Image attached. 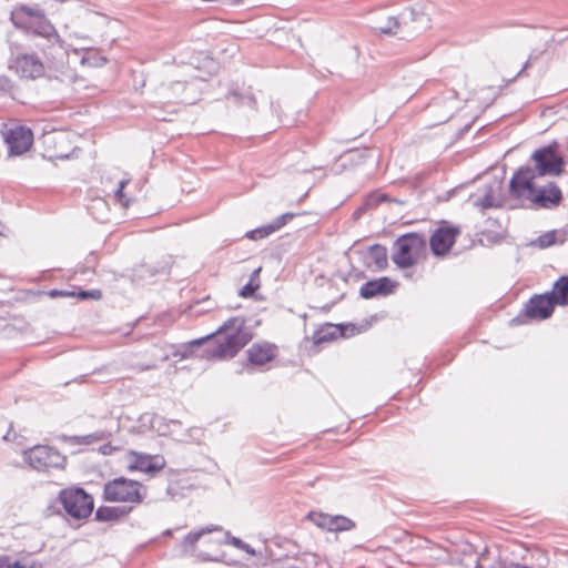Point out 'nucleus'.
<instances>
[{
    "mask_svg": "<svg viewBox=\"0 0 568 568\" xmlns=\"http://www.w3.org/2000/svg\"><path fill=\"white\" fill-rule=\"evenodd\" d=\"M426 255V240L418 233L398 237L393 246L392 260L399 268H409Z\"/></svg>",
    "mask_w": 568,
    "mask_h": 568,
    "instance_id": "20e7f679",
    "label": "nucleus"
},
{
    "mask_svg": "<svg viewBox=\"0 0 568 568\" xmlns=\"http://www.w3.org/2000/svg\"><path fill=\"white\" fill-rule=\"evenodd\" d=\"M534 160L536 162L537 173L545 176L559 175L562 171L564 161L551 146L537 150L534 153Z\"/></svg>",
    "mask_w": 568,
    "mask_h": 568,
    "instance_id": "9d476101",
    "label": "nucleus"
},
{
    "mask_svg": "<svg viewBox=\"0 0 568 568\" xmlns=\"http://www.w3.org/2000/svg\"><path fill=\"white\" fill-rule=\"evenodd\" d=\"M74 295H75V293L70 292V291L53 290L50 292V296H52V297H67V296H74Z\"/></svg>",
    "mask_w": 568,
    "mask_h": 568,
    "instance_id": "2f4dec72",
    "label": "nucleus"
},
{
    "mask_svg": "<svg viewBox=\"0 0 568 568\" xmlns=\"http://www.w3.org/2000/svg\"><path fill=\"white\" fill-rule=\"evenodd\" d=\"M3 439H4V440H9V439H10V433L6 434V435L3 436Z\"/></svg>",
    "mask_w": 568,
    "mask_h": 568,
    "instance_id": "58836bf2",
    "label": "nucleus"
},
{
    "mask_svg": "<svg viewBox=\"0 0 568 568\" xmlns=\"http://www.w3.org/2000/svg\"><path fill=\"white\" fill-rule=\"evenodd\" d=\"M32 144H9V155H22L31 150Z\"/></svg>",
    "mask_w": 568,
    "mask_h": 568,
    "instance_id": "c85d7f7f",
    "label": "nucleus"
},
{
    "mask_svg": "<svg viewBox=\"0 0 568 568\" xmlns=\"http://www.w3.org/2000/svg\"><path fill=\"white\" fill-rule=\"evenodd\" d=\"M243 550L251 551L248 545H246L245 548H242Z\"/></svg>",
    "mask_w": 568,
    "mask_h": 568,
    "instance_id": "ea45409f",
    "label": "nucleus"
},
{
    "mask_svg": "<svg viewBox=\"0 0 568 568\" xmlns=\"http://www.w3.org/2000/svg\"><path fill=\"white\" fill-rule=\"evenodd\" d=\"M23 459L32 469L43 473L52 469H63L67 464L64 455L47 445H36L24 450Z\"/></svg>",
    "mask_w": 568,
    "mask_h": 568,
    "instance_id": "423d86ee",
    "label": "nucleus"
},
{
    "mask_svg": "<svg viewBox=\"0 0 568 568\" xmlns=\"http://www.w3.org/2000/svg\"><path fill=\"white\" fill-rule=\"evenodd\" d=\"M562 199V194L557 184L546 183L544 180L535 193L531 204L537 207L551 209L557 206Z\"/></svg>",
    "mask_w": 568,
    "mask_h": 568,
    "instance_id": "ddd939ff",
    "label": "nucleus"
},
{
    "mask_svg": "<svg viewBox=\"0 0 568 568\" xmlns=\"http://www.w3.org/2000/svg\"><path fill=\"white\" fill-rule=\"evenodd\" d=\"M480 205L483 207H490L493 205L490 196H485V199L480 201Z\"/></svg>",
    "mask_w": 568,
    "mask_h": 568,
    "instance_id": "c9c22d12",
    "label": "nucleus"
},
{
    "mask_svg": "<svg viewBox=\"0 0 568 568\" xmlns=\"http://www.w3.org/2000/svg\"><path fill=\"white\" fill-rule=\"evenodd\" d=\"M231 544L237 548H245L246 547V544H244L240 538L237 537H232L231 538Z\"/></svg>",
    "mask_w": 568,
    "mask_h": 568,
    "instance_id": "72a5a7b5",
    "label": "nucleus"
},
{
    "mask_svg": "<svg viewBox=\"0 0 568 568\" xmlns=\"http://www.w3.org/2000/svg\"><path fill=\"white\" fill-rule=\"evenodd\" d=\"M459 234L457 227H440L430 237L429 244L433 253L437 256L445 255L453 244L456 236Z\"/></svg>",
    "mask_w": 568,
    "mask_h": 568,
    "instance_id": "2eb2a0df",
    "label": "nucleus"
},
{
    "mask_svg": "<svg viewBox=\"0 0 568 568\" xmlns=\"http://www.w3.org/2000/svg\"><path fill=\"white\" fill-rule=\"evenodd\" d=\"M10 20L18 29L44 38L47 44L42 48L43 54L47 59L54 58V52L59 50L55 30L42 9L26 4L16 6L11 11Z\"/></svg>",
    "mask_w": 568,
    "mask_h": 568,
    "instance_id": "f03ea898",
    "label": "nucleus"
},
{
    "mask_svg": "<svg viewBox=\"0 0 568 568\" xmlns=\"http://www.w3.org/2000/svg\"><path fill=\"white\" fill-rule=\"evenodd\" d=\"M367 264L376 271H382L388 265L387 250L385 246L375 244L368 248Z\"/></svg>",
    "mask_w": 568,
    "mask_h": 568,
    "instance_id": "412c9836",
    "label": "nucleus"
},
{
    "mask_svg": "<svg viewBox=\"0 0 568 568\" xmlns=\"http://www.w3.org/2000/svg\"><path fill=\"white\" fill-rule=\"evenodd\" d=\"M250 363L254 365H264L275 356V349L270 344H254L247 351Z\"/></svg>",
    "mask_w": 568,
    "mask_h": 568,
    "instance_id": "aec40b11",
    "label": "nucleus"
},
{
    "mask_svg": "<svg viewBox=\"0 0 568 568\" xmlns=\"http://www.w3.org/2000/svg\"><path fill=\"white\" fill-rule=\"evenodd\" d=\"M106 63V58L98 49H84L81 54V64L89 68H99Z\"/></svg>",
    "mask_w": 568,
    "mask_h": 568,
    "instance_id": "4be33fe9",
    "label": "nucleus"
},
{
    "mask_svg": "<svg viewBox=\"0 0 568 568\" xmlns=\"http://www.w3.org/2000/svg\"><path fill=\"white\" fill-rule=\"evenodd\" d=\"M44 156H47L51 161H54V160H65V159H69L70 154H68V153H64V154L49 153V154H45Z\"/></svg>",
    "mask_w": 568,
    "mask_h": 568,
    "instance_id": "473e14b6",
    "label": "nucleus"
},
{
    "mask_svg": "<svg viewBox=\"0 0 568 568\" xmlns=\"http://www.w3.org/2000/svg\"><path fill=\"white\" fill-rule=\"evenodd\" d=\"M128 470L141 471L149 475H154L165 467V459L161 455H149L130 450L126 455Z\"/></svg>",
    "mask_w": 568,
    "mask_h": 568,
    "instance_id": "1a4fd4ad",
    "label": "nucleus"
},
{
    "mask_svg": "<svg viewBox=\"0 0 568 568\" xmlns=\"http://www.w3.org/2000/svg\"><path fill=\"white\" fill-rule=\"evenodd\" d=\"M10 69L24 79H38L44 74V64L33 54H19L10 63Z\"/></svg>",
    "mask_w": 568,
    "mask_h": 568,
    "instance_id": "9b49d317",
    "label": "nucleus"
},
{
    "mask_svg": "<svg viewBox=\"0 0 568 568\" xmlns=\"http://www.w3.org/2000/svg\"><path fill=\"white\" fill-rule=\"evenodd\" d=\"M310 518L314 525L327 531H348L355 527V523L352 519L342 515L333 516L324 513H312Z\"/></svg>",
    "mask_w": 568,
    "mask_h": 568,
    "instance_id": "f8f14e48",
    "label": "nucleus"
},
{
    "mask_svg": "<svg viewBox=\"0 0 568 568\" xmlns=\"http://www.w3.org/2000/svg\"><path fill=\"white\" fill-rule=\"evenodd\" d=\"M554 308L555 302L547 293L531 297L525 306V314L532 320H546L552 314Z\"/></svg>",
    "mask_w": 568,
    "mask_h": 568,
    "instance_id": "4468645a",
    "label": "nucleus"
},
{
    "mask_svg": "<svg viewBox=\"0 0 568 568\" xmlns=\"http://www.w3.org/2000/svg\"><path fill=\"white\" fill-rule=\"evenodd\" d=\"M261 272V267L256 268L252 274L248 283L244 285L240 291V296L250 297L260 288V280L258 274Z\"/></svg>",
    "mask_w": 568,
    "mask_h": 568,
    "instance_id": "393cba45",
    "label": "nucleus"
},
{
    "mask_svg": "<svg viewBox=\"0 0 568 568\" xmlns=\"http://www.w3.org/2000/svg\"><path fill=\"white\" fill-rule=\"evenodd\" d=\"M95 516L100 520L115 519L119 516V509L112 507H100L97 510Z\"/></svg>",
    "mask_w": 568,
    "mask_h": 568,
    "instance_id": "a878e982",
    "label": "nucleus"
},
{
    "mask_svg": "<svg viewBox=\"0 0 568 568\" xmlns=\"http://www.w3.org/2000/svg\"><path fill=\"white\" fill-rule=\"evenodd\" d=\"M203 342H204V339L201 338V339H195L189 344L181 345V346L164 345V346L158 347L156 349H159L161 352L159 359H160V362H166L172 357L179 358V359L189 358L193 354L194 348L201 346L203 344Z\"/></svg>",
    "mask_w": 568,
    "mask_h": 568,
    "instance_id": "f3484780",
    "label": "nucleus"
},
{
    "mask_svg": "<svg viewBox=\"0 0 568 568\" xmlns=\"http://www.w3.org/2000/svg\"><path fill=\"white\" fill-rule=\"evenodd\" d=\"M81 300L92 298V300H100L102 294L99 290H92V291H80L75 294Z\"/></svg>",
    "mask_w": 568,
    "mask_h": 568,
    "instance_id": "7c9ffc66",
    "label": "nucleus"
},
{
    "mask_svg": "<svg viewBox=\"0 0 568 568\" xmlns=\"http://www.w3.org/2000/svg\"><path fill=\"white\" fill-rule=\"evenodd\" d=\"M61 439L63 442H70L72 444H75V445H90V444H93L95 442H99V440H102L103 439V434L100 433H95V434H89V435H85V436H62Z\"/></svg>",
    "mask_w": 568,
    "mask_h": 568,
    "instance_id": "b1692460",
    "label": "nucleus"
},
{
    "mask_svg": "<svg viewBox=\"0 0 568 568\" xmlns=\"http://www.w3.org/2000/svg\"><path fill=\"white\" fill-rule=\"evenodd\" d=\"M542 180L544 176L538 174L536 170L530 168L520 169L510 180L511 194L531 203Z\"/></svg>",
    "mask_w": 568,
    "mask_h": 568,
    "instance_id": "6e6552de",
    "label": "nucleus"
},
{
    "mask_svg": "<svg viewBox=\"0 0 568 568\" xmlns=\"http://www.w3.org/2000/svg\"><path fill=\"white\" fill-rule=\"evenodd\" d=\"M101 452H102L103 454H108V453L110 452V447H109V446H103V447L101 448Z\"/></svg>",
    "mask_w": 568,
    "mask_h": 568,
    "instance_id": "e433bc0d",
    "label": "nucleus"
},
{
    "mask_svg": "<svg viewBox=\"0 0 568 568\" xmlns=\"http://www.w3.org/2000/svg\"><path fill=\"white\" fill-rule=\"evenodd\" d=\"M146 496V488L139 481L125 477L109 480L103 486V499L110 503L140 505Z\"/></svg>",
    "mask_w": 568,
    "mask_h": 568,
    "instance_id": "39448f33",
    "label": "nucleus"
},
{
    "mask_svg": "<svg viewBox=\"0 0 568 568\" xmlns=\"http://www.w3.org/2000/svg\"><path fill=\"white\" fill-rule=\"evenodd\" d=\"M1 133L4 142H32L34 138L31 128L19 121L3 124Z\"/></svg>",
    "mask_w": 568,
    "mask_h": 568,
    "instance_id": "dca6fc26",
    "label": "nucleus"
},
{
    "mask_svg": "<svg viewBox=\"0 0 568 568\" xmlns=\"http://www.w3.org/2000/svg\"><path fill=\"white\" fill-rule=\"evenodd\" d=\"M252 336L245 327L243 317L227 320L214 334L203 338L205 348L202 357L206 359H224L234 357Z\"/></svg>",
    "mask_w": 568,
    "mask_h": 568,
    "instance_id": "f257e3e1",
    "label": "nucleus"
},
{
    "mask_svg": "<svg viewBox=\"0 0 568 568\" xmlns=\"http://www.w3.org/2000/svg\"><path fill=\"white\" fill-rule=\"evenodd\" d=\"M294 216V213H284L281 216L276 217L272 223L247 232L246 236L251 240L264 239L273 234L274 232L278 231Z\"/></svg>",
    "mask_w": 568,
    "mask_h": 568,
    "instance_id": "6ab92c4d",
    "label": "nucleus"
},
{
    "mask_svg": "<svg viewBox=\"0 0 568 568\" xmlns=\"http://www.w3.org/2000/svg\"><path fill=\"white\" fill-rule=\"evenodd\" d=\"M59 499L67 514L75 519H84L92 514L93 498L82 488L63 489Z\"/></svg>",
    "mask_w": 568,
    "mask_h": 568,
    "instance_id": "0eeeda50",
    "label": "nucleus"
},
{
    "mask_svg": "<svg viewBox=\"0 0 568 568\" xmlns=\"http://www.w3.org/2000/svg\"><path fill=\"white\" fill-rule=\"evenodd\" d=\"M548 294L552 297L555 305H568V276H561Z\"/></svg>",
    "mask_w": 568,
    "mask_h": 568,
    "instance_id": "5701e85b",
    "label": "nucleus"
},
{
    "mask_svg": "<svg viewBox=\"0 0 568 568\" xmlns=\"http://www.w3.org/2000/svg\"><path fill=\"white\" fill-rule=\"evenodd\" d=\"M155 367H156V364L154 363V364L145 366L144 369H153Z\"/></svg>",
    "mask_w": 568,
    "mask_h": 568,
    "instance_id": "4c0bfd02",
    "label": "nucleus"
},
{
    "mask_svg": "<svg viewBox=\"0 0 568 568\" xmlns=\"http://www.w3.org/2000/svg\"><path fill=\"white\" fill-rule=\"evenodd\" d=\"M8 568H43V565L39 561H32L30 564H23L20 560L12 561L9 557V567Z\"/></svg>",
    "mask_w": 568,
    "mask_h": 568,
    "instance_id": "c756f323",
    "label": "nucleus"
},
{
    "mask_svg": "<svg viewBox=\"0 0 568 568\" xmlns=\"http://www.w3.org/2000/svg\"><path fill=\"white\" fill-rule=\"evenodd\" d=\"M229 532L220 526H207L189 532L180 547L184 555L196 556L203 560L213 558V552L226 544Z\"/></svg>",
    "mask_w": 568,
    "mask_h": 568,
    "instance_id": "7ed1b4c3",
    "label": "nucleus"
},
{
    "mask_svg": "<svg viewBox=\"0 0 568 568\" xmlns=\"http://www.w3.org/2000/svg\"><path fill=\"white\" fill-rule=\"evenodd\" d=\"M9 567V556L2 555L0 556V568H8Z\"/></svg>",
    "mask_w": 568,
    "mask_h": 568,
    "instance_id": "f704fd0d",
    "label": "nucleus"
},
{
    "mask_svg": "<svg viewBox=\"0 0 568 568\" xmlns=\"http://www.w3.org/2000/svg\"><path fill=\"white\" fill-rule=\"evenodd\" d=\"M395 284L388 277L366 282L362 285L359 294L364 298H372L377 295H387L393 292Z\"/></svg>",
    "mask_w": 568,
    "mask_h": 568,
    "instance_id": "a211bd4d",
    "label": "nucleus"
},
{
    "mask_svg": "<svg viewBox=\"0 0 568 568\" xmlns=\"http://www.w3.org/2000/svg\"><path fill=\"white\" fill-rule=\"evenodd\" d=\"M129 180H121L119 182V186L114 193L116 201L123 206L128 207L130 204V200L124 194V187L129 184Z\"/></svg>",
    "mask_w": 568,
    "mask_h": 568,
    "instance_id": "bb28decb",
    "label": "nucleus"
},
{
    "mask_svg": "<svg viewBox=\"0 0 568 568\" xmlns=\"http://www.w3.org/2000/svg\"><path fill=\"white\" fill-rule=\"evenodd\" d=\"M555 242H556V232L551 231V232H547V233L540 235L534 242V244H536L540 248H545V247L552 245Z\"/></svg>",
    "mask_w": 568,
    "mask_h": 568,
    "instance_id": "cd10ccee",
    "label": "nucleus"
}]
</instances>
